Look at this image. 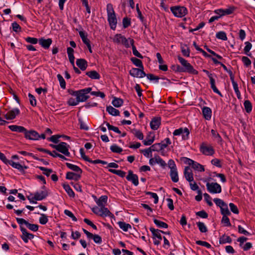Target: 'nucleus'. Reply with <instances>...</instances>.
<instances>
[{
    "mask_svg": "<svg viewBox=\"0 0 255 255\" xmlns=\"http://www.w3.org/2000/svg\"><path fill=\"white\" fill-rule=\"evenodd\" d=\"M92 88L88 87L78 90L77 96L76 99L70 98L67 101V104L70 106H75L80 102H86L90 96L87 94L91 92Z\"/></svg>",
    "mask_w": 255,
    "mask_h": 255,
    "instance_id": "nucleus-1",
    "label": "nucleus"
},
{
    "mask_svg": "<svg viewBox=\"0 0 255 255\" xmlns=\"http://www.w3.org/2000/svg\"><path fill=\"white\" fill-rule=\"evenodd\" d=\"M107 11L108 16V21L110 28L115 30L117 27V19L116 13L113 8V5L111 3H108L107 5Z\"/></svg>",
    "mask_w": 255,
    "mask_h": 255,
    "instance_id": "nucleus-2",
    "label": "nucleus"
},
{
    "mask_svg": "<svg viewBox=\"0 0 255 255\" xmlns=\"http://www.w3.org/2000/svg\"><path fill=\"white\" fill-rule=\"evenodd\" d=\"M177 59L179 62L182 66V72H186L193 75L198 74V71L195 70L193 68V66L191 65L190 63L188 62V61L186 59H185L180 55L177 56Z\"/></svg>",
    "mask_w": 255,
    "mask_h": 255,
    "instance_id": "nucleus-3",
    "label": "nucleus"
},
{
    "mask_svg": "<svg viewBox=\"0 0 255 255\" xmlns=\"http://www.w3.org/2000/svg\"><path fill=\"white\" fill-rule=\"evenodd\" d=\"M170 9L174 16L177 17H183L188 13L187 8L184 6H173Z\"/></svg>",
    "mask_w": 255,
    "mask_h": 255,
    "instance_id": "nucleus-4",
    "label": "nucleus"
},
{
    "mask_svg": "<svg viewBox=\"0 0 255 255\" xmlns=\"http://www.w3.org/2000/svg\"><path fill=\"white\" fill-rule=\"evenodd\" d=\"M206 187L208 191L211 194L220 193L222 192L221 185L217 182H207Z\"/></svg>",
    "mask_w": 255,
    "mask_h": 255,
    "instance_id": "nucleus-5",
    "label": "nucleus"
},
{
    "mask_svg": "<svg viewBox=\"0 0 255 255\" xmlns=\"http://www.w3.org/2000/svg\"><path fill=\"white\" fill-rule=\"evenodd\" d=\"M173 134L174 136L182 135V139L184 140H188L189 138L190 131L187 128H180L175 129Z\"/></svg>",
    "mask_w": 255,
    "mask_h": 255,
    "instance_id": "nucleus-6",
    "label": "nucleus"
},
{
    "mask_svg": "<svg viewBox=\"0 0 255 255\" xmlns=\"http://www.w3.org/2000/svg\"><path fill=\"white\" fill-rule=\"evenodd\" d=\"M17 223L19 225L20 227L24 224L27 228L33 232H36L38 230L39 226L37 224L29 223L28 221L23 218H16Z\"/></svg>",
    "mask_w": 255,
    "mask_h": 255,
    "instance_id": "nucleus-7",
    "label": "nucleus"
},
{
    "mask_svg": "<svg viewBox=\"0 0 255 255\" xmlns=\"http://www.w3.org/2000/svg\"><path fill=\"white\" fill-rule=\"evenodd\" d=\"M200 151L204 155L210 156L215 153V150L211 145H207L205 142H202L200 146Z\"/></svg>",
    "mask_w": 255,
    "mask_h": 255,
    "instance_id": "nucleus-8",
    "label": "nucleus"
},
{
    "mask_svg": "<svg viewBox=\"0 0 255 255\" xmlns=\"http://www.w3.org/2000/svg\"><path fill=\"white\" fill-rule=\"evenodd\" d=\"M236 9V7L233 5H231L229 6V7L226 9L219 8L216 9L214 10V12L216 14H218L220 17H221L224 15H230L233 13Z\"/></svg>",
    "mask_w": 255,
    "mask_h": 255,
    "instance_id": "nucleus-9",
    "label": "nucleus"
},
{
    "mask_svg": "<svg viewBox=\"0 0 255 255\" xmlns=\"http://www.w3.org/2000/svg\"><path fill=\"white\" fill-rule=\"evenodd\" d=\"M143 69L140 68H132L129 71V74L133 77L141 78L146 75Z\"/></svg>",
    "mask_w": 255,
    "mask_h": 255,
    "instance_id": "nucleus-10",
    "label": "nucleus"
},
{
    "mask_svg": "<svg viewBox=\"0 0 255 255\" xmlns=\"http://www.w3.org/2000/svg\"><path fill=\"white\" fill-rule=\"evenodd\" d=\"M20 229L22 232V235L20 236V237L25 243H28V240H31L34 238V235L28 233L26 229L23 226H21V227H20Z\"/></svg>",
    "mask_w": 255,
    "mask_h": 255,
    "instance_id": "nucleus-11",
    "label": "nucleus"
},
{
    "mask_svg": "<svg viewBox=\"0 0 255 255\" xmlns=\"http://www.w3.org/2000/svg\"><path fill=\"white\" fill-rule=\"evenodd\" d=\"M24 137L29 140H37L39 139V134L33 129L27 130L25 133Z\"/></svg>",
    "mask_w": 255,
    "mask_h": 255,
    "instance_id": "nucleus-12",
    "label": "nucleus"
},
{
    "mask_svg": "<svg viewBox=\"0 0 255 255\" xmlns=\"http://www.w3.org/2000/svg\"><path fill=\"white\" fill-rule=\"evenodd\" d=\"M126 179L128 181H131L134 186H136L139 184L138 176L136 174H133L131 170L128 171V174L126 177Z\"/></svg>",
    "mask_w": 255,
    "mask_h": 255,
    "instance_id": "nucleus-13",
    "label": "nucleus"
},
{
    "mask_svg": "<svg viewBox=\"0 0 255 255\" xmlns=\"http://www.w3.org/2000/svg\"><path fill=\"white\" fill-rule=\"evenodd\" d=\"M161 118L160 117H153L150 123V128L153 130H157L161 125Z\"/></svg>",
    "mask_w": 255,
    "mask_h": 255,
    "instance_id": "nucleus-14",
    "label": "nucleus"
},
{
    "mask_svg": "<svg viewBox=\"0 0 255 255\" xmlns=\"http://www.w3.org/2000/svg\"><path fill=\"white\" fill-rule=\"evenodd\" d=\"M19 114V110L18 108H15L8 111L4 115V118L7 120H11L15 119L16 116L18 115Z\"/></svg>",
    "mask_w": 255,
    "mask_h": 255,
    "instance_id": "nucleus-15",
    "label": "nucleus"
},
{
    "mask_svg": "<svg viewBox=\"0 0 255 255\" xmlns=\"http://www.w3.org/2000/svg\"><path fill=\"white\" fill-rule=\"evenodd\" d=\"M49 195L48 190H42L40 192H36L33 198L35 200L41 201L45 199Z\"/></svg>",
    "mask_w": 255,
    "mask_h": 255,
    "instance_id": "nucleus-16",
    "label": "nucleus"
},
{
    "mask_svg": "<svg viewBox=\"0 0 255 255\" xmlns=\"http://www.w3.org/2000/svg\"><path fill=\"white\" fill-rule=\"evenodd\" d=\"M38 42L41 47L45 49H47L52 44V40L51 38H47L46 39L43 37H41L39 39Z\"/></svg>",
    "mask_w": 255,
    "mask_h": 255,
    "instance_id": "nucleus-17",
    "label": "nucleus"
},
{
    "mask_svg": "<svg viewBox=\"0 0 255 255\" xmlns=\"http://www.w3.org/2000/svg\"><path fill=\"white\" fill-rule=\"evenodd\" d=\"M81 174L77 172L76 173L73 172H67L66 175V179L77 181L81 178Z\"/></svg>",
    "mask_w": 255,
    "mask_h": 255,
    "instance_id": "nucleus-18",
    "label": "nucleus"
},
{
    "mask_svg": "<svg viewBox=\"0 0 255 255\" xmlns=\"http://www.w3.org/2000/svg\"><path fill=\"white\" fill-rule=\"evenodd\" d=\"M184 174L185 178L188 181L191 182L193 181V174L189 166L185 167Z\"/></svg>",
    "mask_w": 255,
    "mask_h": 255,
    "instance_id": "nucleus-19",
    "label": "nucleus"
},
{
    "mask_svg": "<svg viewBox=\"0 0 255 255\" xmlns=\"http://www.w3.org/2000/svg\"><path fill=\"white\" fill-rule=\"evenodd\" d=\"M76 65L82 71H85L88 67L87 61L85 59L82 58L77 59Z\"/></svg>",
    "mask_w": 255,
    "mask_h": 255,
    "instance_id": "nucleus-20",
    "label": "nucleus"
},
{
    "mask_svg": "<svg viewBox=\"0 0 255 255\" xmlns=\"http://www.w3.org/2000/svg\"><path fill=\"white\" fill-rule=\"evenodd\" d=\"M8 128L12 131L18 132L19 133H23L25 135L27 129L24 127L17 125H10L8 126Z\"/></svg>",
    "mask_w": 255,
    "mask_h": 255,
    "instance_id": "nucleus-21",
    "label": "nucleus"
},
{
    "mask_svg": "<svg viewBox=\"0 0 255 255\" xmlns=\"http://www.w3.org/2000/svg\"><path fill=\"white\" fill-rule=\"evenodd\" d=\"M202 114L204 118L206 120H210L212 116V110L210 108L204 107L202 108Z\"/></svg>",
    "mask_w": 255,
    "mask_h": 255,
    "instance_id": "nucleus-22",
    "label": "nucleus"
},
{
    "mask_svg": "<svg viewBox=\"0 0 255 255\" xmlns=\"http://www.w3.org/2000/svg\"><path fill=\"white\" fill-rule=\"evenodd\" d=\"M210 79V83L211 84V88L213 90V92L218 94L220 97H223V96L220 91L217 89L215 85V80L213 78L212 76L209 77Z\"/></svg>",
    "mask_w": 255,
    "mask_h": 255,
    "instance_id": "nucleus-23",
    "label": "nucleus"
},
{
    "mask_svg": "<svg viewBox=\"0 0 255 255\" xmlns=\"http://www.w3.org/2000/svg\"><path fill=\"white\" fill-rule=\"evenodd\" d=\"M128 39L129 40L130 45L132 47L133 54L135 56H136L139 58L142 59L143 58V56L137 50L136 47L134 45V40L130 38H129Z\"/></svg>",
    "mask_w": 255,
    "mask_h": 255,
    "instance_id": "nucleus-24",
    "label": "nucleus"
},
{
    "mask_svg": "<svg viewBox=\"0 0 255 255\" xmlns=\"http://www.w3.org/2000/svg\"><path fill=\"white\" fill-rule=\"evenodd\" d=\"M70 145L65 142H61L58 144L57 150L58 152L63 154L67 150H69Z\"/></svg>",
    "mask_w": 255,
    "mask_h": 255,
    "instance_id": "nucleus-25",
    "label": "nucleus"
},
{
    "mask_svg": "<svg viewBox=\"0 0 255 255\" xmlns=\"http://www.w3.org/2000/svg\"><path fill=\"white\" fill-rule=\"evenodd\" d=\"M219 242L220 244H231L232 242V239L230 236L224 234L219 238Z\"/></svg>",
    "mask_w": 255,
    "mask_h": 255,
    "instance_id": "nucleus-26",
    "label": "nucleus"
},
{
    "mask_svg": "<svg viewBox=\"0 0 255 255\" xmlns=\"http://www.w3.org/2000/svg\"><path fill=\"white\" fill-rule=\"evenodd\" d=\"M74 50L72 47H68L67 48V53L70 63L74 66L75 57L74 56Z\"/></svg>",
    "mask_w": 255,
    "mask_h": 255,
    "instance_id": "nucleus-27",
    "label": "nucleus"
},
{
    "mask_svg": "<svg viewBox=\"0 0 255 255\" xmlns=\"http://www.w3.org/2000/svg\"><path fill=\"white\" fill-rule=\"evenodd\" d=\"M150 231L151 232L152 234V238L153 239H155L156 238H157L159 240H161L162 239V237L161 235H160V233H161L160 230L158 229H155L153 227H150L149 228Z\"/></svg>",
    "mask_w": 255,
    "mask_h": 255,
    "instance_id": "nucleus-28",
    "label": "nucleus"
},
{
    "mask_svg": "<svg viewBox=\"0 0 255 255\" xmlns=\"http://www.w3.org/2000/svg\"><path fill=\"white\" fill-rule=\"evenodd\" d=\"M100 216H108L111 217V218H115L114 214H113L107 208L105 207V206L102 207L101 214H100Z\"/></svg>",
    "mask_w": 255,
    "mask_h": 255,
    "instance_id": "nucleus-29",
    "label": "nucleus"
},
{
    "mask_svg": "<svg viewBox=\"0 0 255 255\" xmlns=\"http://www.w3.org/2000/svg\"><path fill=\"white\" fill-rule=\"evenodd\" d=\"M86 75L92 79L98 80L101 78L99 73L95 70L87 72Z\"/></svg>",
    "mask_w": 255,
    "mask_h": 255,
    "instance_id": "nucleus-30",
    "label": "nucleus"
},
{
    "mask_svg": "<svg viewBox=\"0 0 255 255\" xmlns=\"http://www.w3.org/2000/svg\"><path fill=\"white\" fill-rule=\"evenodd\" d=\"M169 175L171 180L175 183L179 181V177L177 172V169L170 170Z\"/></svg>",
    "mask_w": 255,
    "mask_h": 255,
    "instance_id": "nucleus-31",
    "label": "nucleus"
},
{
    "mask_svg": "<svg viewBox=\"0 0 255 255\" xmlns=\"http://www.w3.org/2000/svg\"><path fill=\"white\" fill-rule=\"evenodd\" d=\"M66 166L70 169L80 174L82 173V170L77 165L72 164L71 163L66 162L65 163Z\"/></svg>",
    "mask_w": 255,
    "mask_h": 255,
    "instance_id": "nucleus-32",
    "label": "nucleus"
},
{
    "mask_svg": "<svg viewBox=\"0 0 255 255\" xmlns=\"http://www.w3.org/2000/svg\"><path fill=\"white\" fill-rule=\"evenodd\" d=\"M106 111L108 112L109 114L113 116H120V111L118 110L113 108L111 106H107L106 108Z\"/></svg>",
    "mask_w": 255,
    "mask_h": 255,
    "instance_id": "nucleus-33",
    "label": "nucleus"
},
{
    "mask_svg": "<svg viewBox=\"0 0 255 255\" xmlns=\"http://www.w3.org/2000/svg\"><path fill=\"white\" fill-rule=\"evenodd\" d=\"M6 164L10 165L12 167L18 169L19 171H23V166L18 162H15L12 160H8V162Z\"/></svg>",
    "mask_w": 255,
    "mask_h": 255,
    "instance_id": "nucleus-34",
    "label": "nucleus"
},
{
    "mask_svg": "<svg viewBox=\"0 0 255 255\" xmlns=\"http://www.w3.org/2000/svg\"><path fill=\"white\" fill-rule=\"evenodd\" d=\"M62 186L67 194L70 197L74 198L75 197V193L73 191V190L71 189L70 186L68 184L64 183L62 184Z\"/></svg>",
    "mask_w": 255,
    "mask_h": 255,
    "instance_id": "nucleus-35",
    "label": "nucleus"
},
{
    "mask_svg": "<svg viewBox=\"0 0 255 255\" xmlns=\"http://www.w3.org/2000/svg\"><path fill=\"white\" fill-rule=\"evenodd\" d=\"M107 200L108 196L106 195H103L99 198L97 201H96V203L99 207H103L105 206V204L107 203Z\"/></svg>",
    "mask_w": 255,
    "mask_h": 255,
    "instance_id": "nucleus-36",
    "label": "nucleus"
},
{
    "mask_svg": "<svg viewBox=\"0 0 255 255\" xmlns=\"http://www.w3.org/2000/svg\"><path fill=\"white\" fill-rule=\"evenodd\" d=\"M130 60L132 62V63L136 67L142 69H144L142 62L140 59L136 58L135 57H131L130 59Z\"/></svg>",
    "mask_w": 255,
    "mask_h": 255,
    "instance_id": "nucleus-37",
    "label": "nucleus"
},
{
    "mask_svg": "<svg viewBox=\"0 0 255 255\" xmlns=\"http://www.w3.org/2000/svg\"><path fill=\"white\" fill-rule=\"evenodd\" d=\"M130 132L139 140H142L143 139V134L140 130H138L136 128H133L130 130Z\"/></svg>",
    "mask_w": 255,
    "mask_h": 255,
    "instance_id": "nucleus-38",
    "label": "nucleus"
},
{
    "mask_svg": "<svg viewBox=\"0 0 255 255\" xmlns=\"http://www.w3.org/2000/svg\"><path fill=\"white\" fill-rule=\"evenodd\" d=\"M245 110L247 113H250L252 111V104L249 100H245L244 103Z\"/></svg>",
    "mask_w": 255,
    "mask_h": 255,
    "instance_id": "nucleus-39",
    "label": "nucleus"
},
{
    "mask_svg": "<svg viewBox=\"0 0 255 255\" xmlns=\"http://www.w3.org/2000/svg\"><path fill=\"white\" fill-rule=\"evenodd\" d=\"M191 166L194 170L201 172L205 171L204 166L195 161H194V163L192 164Z\"/></svg>",
    "mask_w": 255,
    "mask_h": 255,
    "instance_id": "nucleus-40",
    "label": "nucleus"
},
{
    "mask_svg": "<svg viewBox=\"0 0 255 255\" xmlns=\"http://www.w3.org/2000/svg\"><path fill=\"white\" fill-rule=\"evenodd\" d=\"M124 103L123 100L121 98L114 97L112 101V104L116 108H119L123 105Z\"/></svg>",
    "mask_w": 255,
    "mask_h": 255,
    "instance_id": "nucleus-41",
    "label": "nucleus"
},
{
    "mask_svg": "<svg viewBox=\"0 0 255 255\" xmlns=\"http://www.w3.org/2000/svg\"><path fill=\"white\" fill-rule=\"evenodd\" d=\"M196 225L201 233H205L208 232L207 227L205 226L204 223L198 222L196 223Z\"/></svg>",
    "mask_w": 255,
    "mask_h": 255,
    "instance_id": "nucleus-42",
    "label": "nucleus"
},
{
    "mask_svg": "<svg viewBox=\"0 0 255 255\" xmlns=\"http://www.w3.org/2000/svg\"><path fill=\"white\" fill-rule=\"evenodd\" d=\"M153 222L158 228H167L168 227V225L167 224L160 220H158L157 219H154L153 220Z\"/></svg>",
    "mask_w": 255,
    "mask_h": 255,
    "instance_id": "nucleus-43",
    "label": "nucleus"
},
{
    "mask_svg": "<svg viewBox=\"0 0 255 255\" xmlns=\"http://www.w3.org/2000/svg\"><path fill=\"white\" fill-rule=\"evenodd\" d=\"M118 224L120 228L125 232L128 231L129 228H131V226L130 224H127L124 222L119 221Z\"/></svg>",
    "mask_w": 255,
    "mask_h": 255,
    "instance_id": "nucleus-44",
    "label": "nucleus"
},
{
    "mask_svg": "<svg viewBox=\"0 0 255 255\" xmlns=\"http://www.w3.org/2000/svg\"><path fill=\"white\" fill-rule=\"evenodd\" d=\"M109 171L111 173H112L113 174H116L118 176H119L121 177H124L126 175V172L123 170H116L113 169H109Z\"/></svg>",
    "mask_w": 255,
    "mask_h": 255,
    "instance_id": "nucleus-45",
    "label": "nucleus"
},
{
    "mask_svg": "<svg viewBox=\"0 0 255 255\" xmlns=\"http://www.w3.org/2000/svg\"><path fill=\"white\" fill-rule=\"evenodd\" d=\"M246 46L244 48V53L248 56H251V54L249 53L250 50L252 47V44L249 41H246L245 43Z\"/></svg>",
    "mask_w": 255,
    "mask_h": 255,
    "instance_id": "nucleus-46",
    "label": "nucleus"
},
{
    "mask_svg": "<svg viewBox=\"0 0 255 255\" xmlns=\"http://www.w3.org/2000/svg\"><path fill=\"white\" fill-rule=\"evenodd\" d=\"M36 168L39 169L40 170L43 171V174L46 176H49L50 174L53 172L52 169L47 168L42 166H37Z\"/></svg>",
    "mask_w": 255,
    "mask_h": 255,
    "instance_id": "nucleus-47",
    "label": "nucleus"
},
{
    "mask_svg": "<svg viewBox=\"0 0 255 255\" xmlns=\"http://www.w3.org/2000/svg\"><path fill=\"white\" fill-rule=\"evenodd\" d=\"M154 136L150 138V135H148L146 136V139L142 141V142L144 145H150L154 142Z\"/></svg>",
    "mask_w": 255,
    "mask_h": 255,
    "instance_id": "nucleus-48",
    "label": "nucleus"
},
{
    "mask_svg": "<svg viewBox=\"0 0 255 255\" xmlns=\"http://www.w3.org/2000/svg\"><path fill=\"white\" fill-rule=\"evenodd\" d=\"M110 149L113 152L121 153L123 151V148L116 144H114L110 146Z\"/></svg>",
    "mask_w": 255,
    "mask_h": 255,
    "instance_id": "nucleus-49",
    "label": "nucleus"
},
{
    "mask_svg": "<svg viewBox=\"0 0 255 255\" xmlns=\"http://www.w3.org/2000/svg\"><path fill=\"white\" fill-rule=\"evenodd\" d=\"M145 77H147V78L150 80V81H153L154 83H157L159 82V80L160 78L157 76H155L153 74H146V75H145Z\"/></svg>",
    "mask_w": 255,
    "mask_h": 255,
    "instance_id": "nucleus-50",
    "label": "nucleus"
},
{
    "mask_svg": "<svg viewBox=\"0 0 255 255\" xmlns=\"http://www.w3.org/2000/svg\"><path fill=\"white\" fill-rule=\"evenodd\" d=\"M234 90L235 91V93L236 94L237 97L238 99H241V94L239 90L238 85L237 83L235 81L232 82Z\"/></svg>",
    "mask_w": 255,
    "mask_h": 255,
    "instance_id": "nucleus-51",
    "label": "nucleus"
},
{
    "mask_svg": "<svg viewBox=\"0 0 255 255\" xmlns=\"http://www.w3.org/2000/svg\"><path fill=\"white\" fill-rule=\"evenodd\" d=\"M216 37L218 39H221L224 41H226L228 39L226 32L223 31L218 32L216 34Z\"/></svg>",
    "mask_w": 255,
    "mask_h": 255,
    "instance_id": "nucleus-52",
    "label": "nucleus"
},
{
    "mask_svg": "<svg viewBox=\"0 0 255 255\" xmlns=\"http://www.w3.org/2000/svg\"><path fill=\"white\" fill-rule=\"evenodd\" d=\"M104 124H105L108 127L109 130H113L117 133H121V131L118 128L114 126L111 125L108 122H104Z\"/></svg>",
    "mask_w": 255,
    "mask_h": 255,
    "instance_id": "nucleus-53",
    "label": "nucleus"
},
{
    "mask_svg": "<svg viewBox=\"0 0 255 255\" xmlns=\"http://www.w3.org/2000/svg\"><path fill=\"white\" fill-rule=\"evenodd\" d=\"M104 124H105L108 127L109 130H113L117 133H121V131L118 128L114 126L111 125L108 122H104Z\"/></svg>",
    "mask_w": 255,
    "mask_h": 255,
    "instance_id": "nucleus-54",
    "label": "nucleus"
},
{
    "mask_svg": "<svg viewBox=\"0 0 255 255\" xmlns=\"http://www.w3.org/2000/svg\"><path fill=\"white\" fill-rule=\"evenodd\" d=\"M123 26L124 28H127L131 25V18L127 16L123 19Z\"/></svg>",
    "mask_w": 255,
    "mask_h": 255,
    "instance_id": "nucleus-55",
    "label": "nucleus"
},
{
    "mask_svg": "<svg viewBox=\"0 0 255 255\" xmlns=\"http://www.w3.org/2000/svg\"><path fill=\"white\" fill-rule=\"evenodd\" d=\"M137 17L140 19L142 24L145 27V28H147L148 27V25L147 24L146 19L144 18V17L142 15L141 11L137 12Z\"/></svg>",
    "mask_w": 255,
    "mask_h": 255,
    "instance_id": "nucleus-56",
    "label": "nucleus"
},
{
    "mask_svg": "<svg viewBox=\"0 0 255 255\" xmlns=\"http://www.w3.org/2000/svg\"><path fill=\"white\" fill-rule=\"evenodd\" d=\"M159 143L163 150L165 148L167 147L168 145H170L171 143V142L170 139L168 137H167L163 140L161 141Z\"/></svg>",
    "mask_w": 255,
    "mask_h": 255,
    "instance_id": "nucleus-57",
    "label": "nucleus"
},
{
    "mask_svg": "<svg viewBox=\"0 0 255 255\" xmlns=\"http://www.w3.org/2000/svg\"><path fill=\"white\" fill-rule=\"evenodd\" d=\"M57 77L59 82L61 88L63 89H65L66 88V82L64 79L63 78L62 76L60 74H58L57 75Z\"/></svg>",
    "mask_w": 255,
    "mask_h": 255,
    "instance_id": "nucleus-58",
    "label": "nucleus"
},
{
    "mask_svg": "<svg viewBox=\"0 0 255 255\" xmlns=\"http://www.w3.org/2000/svg\"><path fill=\"white\" fill-rule=\"evenodd\" d=\"M213 201L215 202V203L217 206L220 208V209L224 207V206H226V204H227L222 199L217 198H214L213 199Z\"/></svg>",
    "mask_w": 255,
    "mask_h": 255,
    "instance_id": "nucleus-59",
    "label": "nucleus"
},
{
    "mask_svg": "<svg viewBox=\"0 0 255 255\" xmlns=\"http://www.w3.org/2000/svg\"><path fill=\"white\" fill-rule=\"evenodd\" d=\"M155 158L156 163L160 164L161 166L164 168L166 166V162L159 155L155 156Z\"/></svg>",
    "mask_w": 255,
    "mask_h": 255,
    "instance_id": "nucleus-60",
    "label": "nucleus"
},
{
    "mask_svg": "<svg viewBox=\"0 0 255 255\" xmlns=\"http://www.w3.org/2000/svg\"><path fill=\"white\" fill-rule=\"evenodd\" d=\"M149 147L150 148L151 151H160L162 150L159 143L153 144Z\"/></svg>",
    "mask_w": 255,
    "mask_h": 255,
    "instance_id": "nucleus-61",
    "label": "nucleus"
},
{
    "mask_svg": "<svg viewBox=\"0 0 255 255\" xmlns=\"http://www.w3.org/2000/svg\"><path fill=\"white\" fill-rule=\"evenodd\" d=\"M61 137V135L59 134H56L52 135L51 137H48L47 138V139L49 141H51L54 143H58L59 142L58 139Z\"/></svg>",
    "mask_w": 255,
    "mask_h": 255,
    "instance_id": "nucleus-62",
    "label": "nucleus"
},
{
    "mask_svg": "<svg viewBox=\"0 0 255 255\" xmlns=\"http://www.w3.org/2000/svg\"><path fill=\"white\" fill-rule=\"evenodd\" d=\"M242 61L244 63V65L246 67H249L252 64L251 60L246 56H243L242 57Z\"/></svg>",
    "mask_w": 255,
    "mask_h": 255,
    "instance_id": "nucleus-63",
    "label": "nucleus"
},
{
    "mask_svg": "<svg viewBox=\"0 0 255 255\" xmlns=\"http://www.w3.org/2000/svg\"><path fill=\"white\" fill-rule=\"evenodd\" d=\"M39 221L41 225H45L48 221V217L44 214H41Z\"/></svg>",
    "mask_w": 255,
    "mask_h": 255,
    "instance_id": "nucleus-64",
    "label": "nucleus"
}]
</instances>
